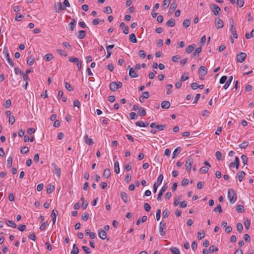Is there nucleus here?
<instances>
[{
  "label": "nucleus",
  "mask_w": 254,
  "mask_h": 254,
  "mask_svg": "<svg viewBox=\"0 0 254 254\" xmlns=\"http://www.w3.org/2000/svg\"><path fill=\"white\" fill-rule=\"evenodd\" d=\"M214 211L215 212H219V213L222 212L223 210L220 204H217L216 207L214 209Z\"/></svg>",
  "instance_id": "c03bdc74"
},
{
  "label": "nucleus",
  "mask_w": 254,
  "mask_h": 254,
  "mask_svg": "<svg viewBox=\"0 0 254 254\" xmlns=\"http://www.w3.org/2000/svg\"><path fill=\"white\" fill-rule=\"evenodd\" d=\"M104 12H105V13H107L108 14H110L112 13V8L110 6H107L104 10Z\"/></svg>",
  "instance_id": "69168bd1"
},
{
  "label": "nucleus",
  "mask_w": 254,
  "mask_h": 254,
  "mask_svg": "<svg viewBox=\"0 0 254 254\" xmlns=\"http://www.w3.org/2000/svg\"><path fill=\"white\" fill-rule=\"evenodd\" d=\"M122 199L124 202L127 203L129 200V197L127 193L122 191L120 193Z\"/></svg>",
  "instance_id": "9b49d317"
},
{
  "label": "nucleus",
  "mask_w": 254,
  "mask_h": 254,
  "mask_svg": "<svg viewBox=\"0 0 254 254\" xmlns=\"http://www.w3.org/2000/svg\"><path fill=\"white\" fill-rule=\"evenodd\" d=\"M129 39V40L131 42H132L133 43H137V39H136L135 35L134 33H132V34H130Z\"/></svg>",
  "instance_id": "72a5a7b5"
},
{
  "label": "nucleus",
  "mask_w": 254,
  "mask_h": 254,
  "mask_svg": "<svg viewBox=\"0 0 254 254\" xmlns=\"http://www.w3.org/2000/svg\"><path fill=\"white\" fill-rule=\"evenodd\" d=\"M44 58L46 61H50L54 58V56L51 54H48L45 56Z\"/></svg>",
  "instance_id": "a19ab883"
},
{
  "label": "nucleus",
  "mask_w": 254,
  "mask_h": 254,
  "mask_svg": "<svg viewBox=\"0 0 254 254\" xmlns=\"http://www.w3.org/2000/svg\"><path fill=\"white\" fill-rule=\"evenodd\" d=\"M193 162V160H192V157L190 156H189L187 159H186V170L187 171L190 173L191 171V164Z\"/></svg>",
  "instance_id": "39448f33"
},
{
  "label": "nucleus",
  "mask_w": 254,
  "mask_h": 254,
  "mask_svg": "<svg viewBox=\"0 0 254 254\" xmlns=\"http://www.w3.org/2000/svg\"><path fill=\"white\" fill-rule=\"evenodd\" d=\"M167 188H168V186L166 184H165L162 187L161 189L160 190L158 194L157 197V199L158 201H161L162 195L163 193H164V192L167 189Z\"/></svg>",
  "instance_id": "6e6552de"
},
{
  "label": "nucleus",
  "mask_w": 254,
  "mask_h": 254,
  "mask_svg": "<svg viewBox=\"0 0 254 254\" xmlns=\"http://www.w3.org/2000/svg\"><path fill=\"white\" fill-rule=\"evenodd\" d=\"M29 151V149L28 147L24 146L21 148V149L20 150V152L22 154H26L27 152H28Z\"/></svg>",
  "instance_id": "49530a36"
},
{
  "label": "nucleus",
  "mask_w": 254,
  "mask_h": 254,
  "mask_svg": "<svg viewBox=\"0 0 254 254\" xmlns=\"http://www.w3.org/2000/svg\"><path fill=\"white\" fill-rule=\"evenodd\" d=\"M163 180V175L162 174L159 175L157 178V182L155 183L153 185V192L156 193L158 187L161 184Z\"/></svg>",
  "instance_id": "20e7f679"
},
{
  "label": "nucleus",
  "mask_w": 254,
  "mask_h": 254,
  "mask_svg": "<svg viewBox=\"0 0 254 254\" xmlns=\"http://www.w3.org/2000/svg\"><path fill=\"white\" fill-rule=\"evenodd\" d=\"M199 171L201 173H206L208 171V168L207 166H203L200 169Z\"/></svg>",
  "instance_id": "13d9d810"
},
{
  "label": "nucleus",
  "mask_w": 254,
  "mask_h": 254,
  "mask_svg": "<svg viewBox=\"0 0 254 254\" xmlns=\"http://www.w3.org/2000/svg\"><path fill=\"white\" fill-rule=\"evenodd\" d=\"M11 104V102L10 100V99H8V100H7L5 101L4 106L5 108H8L10 106Z\"/></svg>",
  "instance_id": "774afa93"
},
{
  "label": "nucleus",
  "mask_w": 254,
  "mask_h": 254,
  "mask_svg": "<svg viewBox=\"0 0 254 254\" xmlns=\"http://www.w3.org/2000/svg\"><path fill=\"white\" fill-rule=\"evenodd\" d=\"M182 150L181 147H178L176 149H175L173 153V156L172 158H175L176 156L181 152Z\"/></svg>",
  "instance_id": "5701e85b"
},
{
  "label": "nucleus",
  "mask_w": 254,
  "mask_h": 254,
  "mask_svg": "<svg viewBox=\"0 0 254 254\" xmlns=\"http://www.w3.org/2000/svg\"><path fill=\"white\" fill-rule=\"evenodd\" d=\"M63 46L65 48H67V49H71V46L70 45V44H69V43L68 42H64L63 43Z\"/></svg>",
  "instance_id": "338daca9"
},
{
  "label": "nucleus",
  "mask_w": 254,
  "mask_h": 254,
  "mask_svg": "<svg viewBox=\"0 0 254 254\" xmlns=\"http://www.w3.org/2000/svg\"><path fill=\"white\" fill-rule=\"evenodd\" d=\"M230 31L232 35L235 38H238V34L237 33L235 27H230Z\"/></svg>",
  "instance_id": "cd10ccee"
},
{
  "label": "nucleus",
  "mask_w": 254,
  "mask_h": 254,
  "mask_svg": "<svg viewBox=\"0 0 254 254\" xmlns=\"http://www.w3.org/2000/svg\"><path fill=\"white\" fill-rule=\"evenodd\" d=\"M57 52L59 54L64 57H66L67 55L66 53L64 51L61 49H57Z\"/></svg>",
  "instance_id": "a18cd8bd"
},
{
  "label": "nucleus",
  "mask_w": 254,
  "mask_h": 254,
  "mask_svg": "<svg viewBox=\"0 0 254 254\" xmlns=\"http://www.w3.org/2000/svg\"><path fill=\"white\" fill-rule=\"evenodd\" d=\"M6 224L9 227H11L13 228H15L16 227L15 223L12 220H6Z\"/></svg>",
  "instance_id": "b1692460"
},
{
  "label": "nucleus",
  "mask_w": 254,
  "mask_h": 254,
  "mask_svg": "<svg viewBox=\"0 0 254 254\" xmlns=\"http://www.w3.org/2000/svg\"><path fill=\"white\" fill-rule=\"evenodd\" d=\"M138 55L140 58L143 59L146 57V54L143 50H140L138 52Z\"/></svg>",
  "instance_id": "bf43d9fd"
},
{
  "label": "nucleus",
  "mask_w": 254,
  "mask_h": 254,
  "mask_svg": "<svg viewBox=\"0 0 254 254\" xmlns=\"http://www.w3.org/2000/svg\"><path fill=\"white\" fill-rule=\"evenodd\" d=\"M84 141L85 142L89 145H92L94 143L93 140L92 138H89L87 135H85L84 136Z\"/></svg>",
  "instance_id": "a211bd4d"
},
{
  "label": "nucleus",
  "mask_w": 254,
  "mask_h": 254,
  "mask_svg": "<svg viewBox=\"0 0 254 254\" xmlns=\"http://www.w3.org/2000/svg\"><path fill=\"white\" fill-rule=\"evenodd\" d=\"M114 171L117 174L120 173L119 163L117 161L114 163Z\"/></svg>",
  "instance_id": "bb28decb"
},
{
  "label": "nucleus",
  "mask_w": 254,
  "mask_h": 254,
  "mask_svg": "<svg viewBox=\"0 0 254 254\" xmlns=\"http://www.w3.org/2000/svg\"><path fill=\"white\" fill-rule=\"evenodd\" d=\"M233 76H230L229 77L228 80L225 82L226 83L223 86V88L225 89H227L228 88V87L229 86L230 84H231V83L233 80Z\"/></svg>",
  "instance_id": "4be33fe9"
},
{
  "label": "nucleus",
  "mask_w": 254,
  "mask_h": 254,
  "mask_svg": "<svg viewBox=\"0 0 254 254\" xmlns=\"http://www.w3.org/2000/svg\"><path fill=\"white\" fill-rule=\"evenodd\" d=\"M217 29H220L223 27V20L220 18H216L215 22Z\"/></svg>",
  "instance_id": "ddd939ff"
},
{
  "label": "nucleus",
  "mask_w": 254,
  "mask_h": 254,
  "mask_svg": "<svg viewBox=\"0 0 254 254\" xmlns=\"http://www.w3.org/2000/svg\"><path fill=\"white\" fill-rule=\"evenodd\" d=\"M237 230L241 232L243 229V225L241 223H238L237 224Z\"/></svg>",
  "instance_id": "e2e57ef3"
},
{
  "label": "nucleus",
  "mask_w": 254,
  "mask_h": 254,
  "mask_svg": "<svg viewBox=\"0 0 254 254\" xmlns=\"http://www.w3.org/2000/svg\"><path fill=\"white\" fill-rule=\"evenodd\" d=\"M217 159L219 161L222 160V154L220 151H217L215 154Z\"/></svg>",
  "instance_id": "5fc2aeb1"
},
{
  "label": "nucleus",
  "mask_w": 254,
  "mask_h": 254,
  "mask_svg": "<svg viewBox=\"0 0 254 254\" xmlns=\"http://www.w3.org/2000/svg\"><path fill=\"white\" fill-rule=\"evenodd\" d=\"M76 24V21L74 18H73L71 19V21L69 23V30L70 31H73L74 27H75Z\"/></svg>",
  "instance_id": "f3484780"
},
{
  "label": "nucleus",
  "mask_w": 254,
  "mask_h": 254,
  "mask_svg": "<svg viewBox=\"0 0 254 254\" xmlns=\"http://www.w3.org/2000/svg\"><path fill=\"white\" fill-rule=\"evenodd\" d=\"M111 171L109 169H106L104 171L103 176L104 177L108 178L111 176Z\"/></svg>",
  "instance_id": "2f4dec72"
},
{
  "label": "nucleus",
  "mask_w": 254,
  "mask_h": 254,
  "mask_svg": "<svg viewBox=\"0 0 254 254\" xmlns=\"http://www.w3.org/2000/svg\"><path fill=\"white\" fill-rule=\"evenodd\" d=\"M156 128H157L159 130H163L165 128H166V125H157L156 126Z\"/></svg>",
  "instance_id": "603ef678"
},
{
  "label": "nucleus",
  "mask_w": 254,
  "mask_h": 254,
  "mask_svg": "<svg viewBox=\"0 0 254 254\" xmlns=\"http://www.w3.org/2000/svg\"><path fill=\"white\" fill-rule=\"evenodd\" d=\"M65 87L69 91H72L73 90V88L67 82H65Z\"/></svg>",
  "instance_id": "de8ad7c7"
},
{
  "label": "nucleus",
  "mask_w": 254,
  "mask_h": 254,
  "mask_svg": "<svg viewBox=\"0 0 254 254\" xmlns=\"http://www.w3.org/2000/svg\"><path fill=\"white\" fill-rule=\"evenodd\" d=\"M170 251L173 254H180L179 249L176 247H172L170 248Z\"/></svg>",
  "instance_id": "c85d7f7f"
},
{
  "label": "nucleus",
  "mask_w": 254,
  "mask_h": 254,
  "mask_svg": "<svg viewBox=\"0 0 254 254\" xmlns=\"http://www.w3.org/2000/svg\"><path fill=\"white\" fill-rule=\"evenodd\" d=\"M180 58H181V57L179 55H175L172 57V60L174 62H178L179 61V60L180 59Z\"/></svg>",
  "instance_id": "0e129e2a"
},
{
  "label": "nucleus",
  "mask_w": 254,
  "mask_h": 254,
  "mask_svg": "<svg viewBox=\"0 0 254 254\" xmlns=\"http://www.w3.org/2000/svg\"><path fill=\"white\" fill-rule=\"evenodd\" d=\"M129 76L131 78H135L138 77V74L135 71V68L131 67L130 68L129 71Z\"/></svg>",
  "instance_id": "2eb2a0df"
},
{
  "label": "nucleus",
  "mask_w": 254,
  "mask_h": 254,
  "mask_svg": "<svg viewBox=\"0 0 254 254\" xmlns=\"http://www.w3.org/2000/svg\"><path fill=\"white\" fill-rule=\"evenodd\" d=\"M58 214V211L57 210L54 209L52 211V213L51 214V216L52 218L53 225L55 224L56 221V218H57V216Z\"/></svg>",
  "instance_id": "4468645a"
},
{
  "label": "nucleus",
  "mask_w": 254,
  "mask_h": 254,
  "mask_svg": "<svg viewBox=\"0 0 254 254\" xmlns=\"http://www.w3.org/2000/svg\"><path fill=\"white\" fill-rule=\"evenodd\" d=\"M166 228V223L161 221L159 224V233L161 236H164L166 234L165 229Z\"/></svg>",
  "instance_id": "0eeeda50"
},
{
  "label": "nucleus",
  "mask_w": 254,
  "mask_h": 254,
  "mask_svg": "<svg viewBox=\"0 0 254 254\" xmlns=\"http://www.w3.org/2000/svg\"><path fill=\"white\" fill-rule=\"evenodd\" d=\"M79 252V250L77 247L76 244L73 245V249L71 252V254H77Z\"/></svg>",
  "instance_id": "7c9ffc66"
},
{
  "label": "nucleus",
  "mask_w": 254,
  "mask_h": 254,
  "mask_svg": "<svg viewBox=\"0 0 254 254\" xmlns=\"http://www.w3.org/2000/svg\"><path fill=\"white\" fill-rule=\"evenodd\" d=\"M205 236V233L204 231H202V232H198L197 233V238L198 240H201Z\"/></svg>",
  "instance_id": "8fccbe9b"
},
{
  "label": "nucleus",
  "mask_w": 254,
  "mask_h": 254,
  "mask_svg": "<svg viewBox=\"0 0 254 254\" xmlns=\"http://www.w3.org/2000/svg\"><path fill=\"white\" fill-rule=\"evenodd\" d=\"M98 235L99 238L102 240H105L107 238V233L105 232V230H103L102 229L99 230Z\"/></svg>",
  "instance_id": "f8f14e48"
},
{
  "label": "nucleus",
  "mask_w": 254,
  "mask_h": 254,
  "mask_svg": "<svg viewBox=\"0 0 254 254\" xmlns=\"http://www.w3.org/2000/svg\"><path fill=\"white\" fill-rule=\"evenodd\" d=\"M190 21L189 19H185L184 21L183 24L185 28H188L190 26Z\"/></svg>",
  "instance_id": "864d4df0"
},
{
  "label": "nucleus",
  "mask_w": 254,
  "mask_h": 254,
  "mask_svg": "<svg viewBox=\"0 0 254 254\" xmlns=\"http://www.w3.org/2000/svg\"><path fill=\"white\" fill-rule=\"evenodd\" d=\"M170 3V0H164L162 4V6L164 8L167 7Z\"/></svg>",
  "instance_id": "4d7b16f0"
},
{
  "label": "nucleus",
  "mask_w": 254,
  "mask_h": 254,
  "mask_svg": "<svg viewBox=\"0 0 254 254\" xmlns=\"http://www.w3.org/2000/svg\"><path fill=\"white\" fill-rule=\"evenodd\" d=\"M3 54L5 55V58L6 61L10 64L11 67H13L14 65V64L13 61L10 59L9 54L8 53V49L6 47H4L3 50Z\"/></svg>",
  "instance_id": "7ed1b4c3"
},
{
  "label": "nucleus",
  "mask_w": 254,
  "mask_h": 254,
  "mask_svg": "<svg viewBox=\"0 0 254 254\" xmlns=\"http://www.w3.org/2000/svg\"><path fill=\"white\" fill-rule=\"evenodd\" d=\"M122 87V83L120 81L117 82L112 81L110 82L109 87L111 91L115 92L118 89L121 88Z\"/></svg>",
  "instance_id": "f03ea898"
},
{
  "label": "nucleus",
  "mask_w": 254,
  "mask_h": 254,
  "mask_svg": "<svg viewBox=\"0 0 254 254\" xmlns=\"http://www.w3.org/2000/svg\"><path fill=\"white\" fill-rule=\"evenodd\" d=\"M241 159L243 161V163L244 165H246L248 163V158L247 156L245 155H242L241 157Z\"/></svg>",
  "instance_id": "09e8293b"
},
{
  "label": "nucleus",
  "mask_w": 254,
  "mask_h": 254,
  "mask_svg": "<svg viewBox=\"0 0 254 254\" xmlns=\"http://www.w3.org/2000/svg\"><path fill=\"white\" fill-rule=\"evenodd\" d=\"M189 79V73L187 72L184 73L181 77V80L182 81H185Z\"/></svg>",
  "instance_id": "58836bf2"
},
{
  "label": "nucleus",
  "mask_w": 254,
  "mask_h": 254,
  "mask_svg": "<svg viewBox=\"0 0 254 254\" xmlns=\"http://www.w3.org/2000/svg\"><path fill=\"white\" fill-rule=\"evenodd\" d=\"M86 32L84 30H79L78 31V35L77 36V37L79 39H82L84 38L86 36Z\"/></svg>",
  "instance_id": "aec40b11"
},
{
  "label": "nucleus",
  "mask_w": 254,
  "mask_h": 254,
  "mask_svg": "<svg viewBox=\"0 0 254 254\" xmlns=\"http://www.w3.org/2000/svg\"><path fill=\"white\" fill-rule=\"evenodd\" d=\"M236 210L239 213H242L244 211V206L242 205L239 204L236 207Z\"/></svg>",
  "instance_id": "4c0bfd02"
},
{
  "label": "nucleus",
  "mask_w": 254,
  "mask_h": 254,
  "mask_svg": "<svg viewBox=\"0 0 254 254\" xmlns=\"http://www.w3.org/2000/svg\"><path fill=\"white\" fill-rule=\"evenodd\" d=\"M218 250V248L216 247L214 245L211 246L209 248V251L210 254L217 252Z\"/></svg>",
  "instance_id": "c9c22d12"
},
{
  "label": "nucleus",
  "mask_w": 254,
  "mask_h": 254,
  "mask_svg": "<svg viewBox=\"0 0 254 254\" xmlns=\"http://www.w3.org/2000/svg\"><path fill=\"white\" fill-rule=\"evenodd\" d=\"M247 57V54L245 53L241 52L237 56V62L240 63H243Z\"/></svg>",
  "instance_id": "423d86ee"
},
{
  "label": "nucleus",
  "mask_w": 254,
  "mask_h": 254,
  "mask_svg": "<svg viewBox=\"0 0 254 254\" xmlns=\"http://www.w3.org/2000/svg\"><path fill=\"white\" fill-rule=\"evenodd\" d=\"M227 76L226 75H223L220 79L219 82L220 84H223L227 81Z\"/></svg>",
  "instance_id": "052dcab7"
},
{
  "label": "nucleus",
  "mask_w": 254,
  "mask_h": 254,
  "mask_svg": "<svg viewBox=\"0 0 254 254\" xmlns=\"http://www.w3.org/2000/svg\"><path fill=\"white\" fill-rule=\"evenodd\" d=\"M69 61L76 64V65L80 62L78 58L73 57H70L69 58Z\"/></svg>",
  "instance_id": "473e14b6"
},
{
  "label": "nucleus",
  "mask_w": 254,
  "mask_h": 254,
  "mask_svg": "<svg viewBox=\"0 0 254 254\" xmlns=\"http://www.w3.org/2000/svg\"><path fill=\"white\" fill-rule=\"evenodd\" d=\"M55 190V187L53 185H49L47 189V193L48 194L51 193Z\"/></svg>",
  "instance_id": "f704fd0d"
},
{
  "label": "nucleus",
  "mask_w": 254,
  "mask_h": 254,
  "mask_svg": "<svg viewBox=\"0 0 254 254\" xmlns=\"http://www.w3.org/2000/svg\"><path fill=\"white\" fill-rule=\"evenodd\" d=\"M55 9L56 12H59L62 10H65V8H62V3L61 2L55 4Z\"/></svg>",
  "instance_id": "6ab92c4d"
},
{
  "label": "nucleus",
  "mask_w": 254,
  "mask_h": 254,
  "mask_svg": "<svg viewBox=\"0 0 254 254\" xmlns=\"http://www.w3.org/2000/svg\"><path fill=\"white\" fill-rule=\"evenodd\" d=\"M89 217V215L87 212H84L81 216V219L82 220L86 221H87Z\"/></svg>",
  "instance_id": "e433bc0d"
},
{
  "label": "nucleus",
  "mask_w": 254,
  "mask_h": 254,
  "mask_svg": "<svg viewBox=\"0 0 254 254\" xmlns=\"http://www.w3.org/2000/svg\"><path fill=\"white\" fill-rule=\"evenodd\" d=\"M249 145V142L244 141L239 145V147L241 148L245 149Z\"/></svg>",
  "instance_id": "3c124183"
},
{
  "label": "nucleus",
  "mask_w": 254,
  "mask_h": 254,
  "mask_svg": "<svg viewBox=\"0 0 254 254\" xmlns=\"http://www.w3.org/2000/svg\"><path fill=\"white\" fill-rule=\"evenodd\" d=\"M52 166H54L53 173L55 174L59 178L60 177L61 170L59 167L55 164H52Z\"/></svg>",
  "instance_id": "9d476101"
},
{
  "label": "nucleus",
  "mask_w": 254,
  "mask_h": 254,
  "mask_svg": "<svg viewBox=\"0 0 254 254\" xmlns=\"http://www.w3.org/2000/svg\"><path fill=\"white\" fill-rule=\"evenodd\" d=\"M138 113L140 116H144L146 115V111L144 108L141 107L138 110Z\"/></svg>",
  "instance_id": "ea45409f"
},
{
  "label": "nucleus",
  "mask_w": 254,
  "mask_h": 254,
  "mask_svg": "<svg viewBox=\"0 0 254 254\" xmlns=\"http://www.w3.org/2000/svg\"><path fill=\"white\" fill-rule=\"evenodd\" d=\"M238 174L239 181L241 182L245 177L246 173L244 171H240L238 173Z\"/></svg>",
  "instance_id": "a878e982"
},
{
  "label": "nucleus",
  "mask_w": 254,
  "mask_h": 254,
  "mask_svg": "<svg viewBox=\"0 0 254 254\" xmlns=\"http://www.w3.org/2000/svg\"><path fill=\"white\" fill-rule=\"evenodd\" d=\"M199 73L202 76L206 75L207 73L206 68L204 66H201L198 69Z\"/></svg>",
  "instance_id": "dca6fc26"
},
{
  "label": "nucleus",
  "mask_w": 254,
  "mask_h": 254,
  "mask_svg": "<svg viewBox=\"0 0 254 254\" xmlns=\"http://www.w3.org/2000/svg\"><path fill=\"white\" fill-rule=\"evenodd\" d=\"M167 25L169 27H174L175 25V20L174 18H171L167 22Z\"/></svg>",
  "instance_id": "393cba45"
},
{
  "label": "nucleus",
  "mask_w": 254,
  "mask_h": 254,
  "mask_svg": "<svg viewBox=\"0 0 254 254\" xmlns=\"http://www.w3.org/2000/svg\"><path fill=\"white\" fill-rule=\"evenodd\" d=\"M12 163V158L11 157H9L8 158L7 160V167L9 168L11 167Z\"/></svg>",
  "instance_id": "37998d69"
},
{
  "label": "nucleus",
  "mask_w": 254,
  "mask_h": 254,
  "mask_svg": "<svg viewBox=\"0 0 254 254\" xmlns=\"http://www.w3.org/2000/svg\"><path fill=\"white\" fill-rule=\"evenodd\" d=\"M195 48V44H192L190 45H189L187 48H186V52L187 53H191Z\"/></svg>",
  "instance_id": "c756f323"
},
{
  "label": "nucleus",
  "mask_w": 254,
  "mask_h": 254,
  "mask_svg": "<svg viewBox=\"0 0 254 254\" xmlns=\"http://www.w3.org/2000/svg\"><path fill=\"white\" fill-rule=\"evenodd\" d=\"M212 10L215 15L219 14V12L220 11V8L215 4H212L211 5Z\"/></svg>",
  "instance_id": "1a4fd4ad"
},
{
  "label": "nucleus",
  "mask_w": 254,
  "mask_h": 254,
  "mask_svg": "<svg viewBox=\"0 0 254 254\" xmlns=\"http://www.w3.org/2000/svg\"><path fill=\"white\" fill-rule=\"evenodd\" d=\"M202 51V48L201 47L197 48L194 52L193 53V56L195 57L196 55H198Z\"/></svg>",
  "instance_id": "79ce46f5"
},
{
  "label": "nucleus",
  "mask_w": 254,
  "mask_h": 254,
  "mask_svg": "<svg viewBox=\"0 0 254 254\" xmlns=\"http://www.w3.org/2000/svg\"><path fill=\"white\" fill-rule=\"evenodd\" d=\"M161 107L163 109H168L170 106V103L168 101H164L161 103Z\"/></svg>",
  "instance_id": "412c9836"
},
{
  "label": "nucleus",
  "mask_w": 254,
  "mask_h": 254,
  "mask_svg": "<svg viewBox=\"0 0 254 254\" xmlns=\"http://www.w3.org/2000/svg\"><path fill=\"white\" fill-rule=\"evenodd\" d=\"M34 58L30 57L27 60V64L29 65H32L34 63Z\"/></svg>",
  "instance_id": "6e6d98bb"
},
{
  "label": "nucleus",
  "mask_w": 254,
  "mask_h": 254,
  "mask_svg": "<svg viewBox=\"0 0 254 254\" xmlns=\"http://www.w3.org/2000/svg\"><path fill=\"white\" fill-rule=\"evenodd\" d=\"M228 198L231 204L234 203L237 201V196L233 189H229L228 192Z\"/></svg>",
  "instance_id": "f257e3e1"
},
{
  "label": "nucleus",
  "mask_w": 254,
  "mask_h": 254,
  "mask_svg": "<svg viewBox=\"0 0 254 254\" xmlns=\"http://www.w3.org/2000/svg\"><path fill=\"white\" fill-rule=\"evenodd\" d=\"M169 213H170L169 211L167 209L164 210L162 213V215H163V218H167L169 216Z\"/></svg>",
  "instance_id": "680f3d73"
}]
</instances>
